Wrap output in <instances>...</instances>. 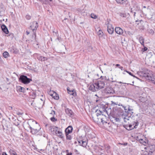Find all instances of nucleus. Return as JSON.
Here are the masks:
<instances>
[{"mask_svg":"<svg viewBox=\"0 0 155 155\" xmlns=\"http://www.w3.org/2000/svg\"><path fill=\"white\" fill-rule=\"evenodd\" d=\"M139 41L141 44L144 47V38L142 37H140L139 38Z\"/></svg>","mask_w":155,"mask_h":155,"instance_id":"nucleus-27","label":"nucleus"},{"mask_svg":"<svg viewBox=\"0 0 155 155\" xmlns=\"http://www.w3.org/2000/svg\"><path fill=\"white\" fill-rule=\"evenodd\" d=\"M69 87H68L67 88V90L68 93L70 95H72L74 96H75L76 95V93L73 90H69Z\"/></svg>","mask_w":155,"mask_h":155,"instance_id":"nucleus-20","label":"nucleus"},{"mask_svg":"<svg viewBox=\"0 0 155 155\" xmlns=\"http://www.w3.org/2000/svg\"><path fill=\"white\" fill-rule=\"evenodd\" d=\"M143 74L142 76L147 79L151 81L152 82L155 84V75L152 74V71L147 69H144L142 72L139 73Z\"/></svg>","mask_w":155,"mask_h":155,"instance_id":"nucleus-1","label":"nucleus"},{"mask_svg":"<svg viewBox=\"0 0 155 155\" xmlns=\"http://www.w3.org/2000/svg\"><path fill=\"white\" fill-rule=\"evenodd\" d=\"M96 112L97 113L96 115L97 116L101 115H102V116L104 115V114H103V113H104V112H102V110H97L96 111Z\"/></svg>","mask_w":155,"mask_h":155,"instance_id":"nucleus-24","label":"nucleus"},{"mask_svg":"<svg viewBox=\"0 0 155 155\" xmlns=\"http://www.w3.org/2000/svg\"><path fill=\"white\" fill-rule=\"evenodd\" d=\"M84 140V141H87V140L86 138L85 139V138H84L82 136L79 137L77 139L78 140Z\"/></svg>","mask_w":155,"mask_h":155,"instance_id":"nucleus-33","label":"nucleus"},{"mask_svg":"<svg viewBox=\"0 0 155 155\" xmlns=\"http://www.w3.org/2000/svg\"><path fill=\"white\" fill-rule=\"evenodd\" d=\"M41 129V127H39L38 128H33L32 127H30V130H31V133L32 134H35Z\"/></svg>","mask_w":155,"mask_h":155,"instance_id":"nucleus-11","label":"nucleus"},{"mask_svg":"<svg viewBox=\"0 0 155 155\" xmlns=\"http://www.w3.org/2000/svg\"><path fill=\"white\" fill-rule=\"evenodd\" d=\"M124 109L125 112L128 114H130V116L132 115L133 113V109L130 106L125 107Z\"/></svg>","mask_w":155,"mask_h":155,"instance_id":"nucleus-7","label":"nucleus"},{"mask_svg":"<svg viewBox=\"0 0 155 155\" xmlns=\"http://www.w3.org/2000/svg\"><path fill=\"white\" fill-rule=\"evenodd\" d=\"M2 61V59L1 57L0 56V62H1Z\"/></svg>","mask_w":155,"mask_h":155,"instance_id":"nucleus-64","label":"nucleus"},{"mask_svg":"<svg viewBox=\"0 0 155 155\" xmlns=\"http://www.w3.org/2000/svg\"><path fill=\"white\" fill-rule=\"evenodd\" d=\"M105 149L107 150V153H109L110 151V147L108 145H106L105 146Z\"/></svg>","mask_w":155,"mask_h":155,"instance_id":"nucleus-35","label":"nucleus"},{"mask_svg":"<svg viewBox=\"0 0 155 155\" xmlns=\"http://www.w3.org/2000/svg\"><path fill=\"white\" fill-rule=\"evenodd\" d=\"M115 31L117 34L120 35L122 34L123 32V30L119 27H116Z\"/></svg>","mask_w":155,"mask_h":155,"instance_id":"nucleus-14","label":"nucleus"},{"mask_svg":"<svg viewBox=\"0 0 155 155\" xmlns=\"http://www.w3.org/2000/svg\"><path fill=\"white\" fill-rule=\"evenodd\" d=\"M30 96L32 99H35L36 96V92H33L30 93Z\"/></svg>","mask_w":155,"mask_h":155,"instance_id":"nucleus-29","label":"nucleus"},{"mask_svg":"<svg viewBox=\"0 0 155 155\" xmlns=\"http://www.w3.org/2000/svg\"><path fill=\"white\" fill-rule=\"evenodd\" d=\"M91 78L93 79V80L99 79V77L98 74H92V75H91Z\"/></svg>","mask_w":155,"mask_h":155,"instance_id":"nucleus-22","label":"nucleus"},{"mask_svg":"<svg viewBox=\"0 0 155 155\" xmlns=\"http://www.w3.org/2000/svg\"><path fill=\"white\" fill-rule=\"evenodd\" d=\"M26 33L27 35H28L29 34V32L27 31H26Z\"/></svg>","mask_w":155,"mask_h":155,"instance_id":"nucleus-59","label":"nucleus"},{"mask_svg":"<svg viewBox=\"0 0 155 155\" xmlns=\"http://www.w3.org/2000/svg\"><path fill=\"white\" fill-rule=\"evenodd\" d=\"M147 50V48L146 47H144L143 49H142V51L143 52H144L145 51H146Z\"/></svg>","mask_w":155,"mask_h":155,"instance_id":"nucleus-50","label":"nucleus"},{"mask_svg":"<svg viewBox=\"0 0 155 155\" xmlns=\"http://www.w3.org/2000/svg\"><path fill=\"white\" fill-rule=\"evenodd\" d=\"M1 28L2 31L5 34H8L9 31L6 26L5 25H2L1 26Z\"/></svg>","mask_w":155,"mask_h":155,"instance_id":"nucleus-17","label":"nucleus"},{"mask_svg":"<svg viewBox=\"0 0 155 155\" xmlns=\"http://www.w3.org/2000/svg\"><path fill=\"white\" fill-rule=\"evenodd\" d=\"M65 112L66 114L70 117H72L73 116L74 113L69 108L66 109Z\"/></svg>","mask_w":155,"mask_h":155,"instance_id":"nucleus-13","label":"nucleus"},{"mask_svg":"<svg viewBox=\"0 0 155 155\" xmlns=\"http://www.w3.org/2000/svg\"><path fill=\"white\" fill-rule=\"evenodd\" d=\"M9 107L10 108H11V109H10L12 110V107H11V106H9Z\"/></svg>","mask_w":155,"mask_h":155,"instance_id":"nucleus-62","label":"nucleus"},{"mask_svg":"<svg viewBox=\"0 0 155 155\" xmlns=\"http://www.w3.org/2000/svg\"><path fill=\"white\" fill-rule=\"evenodd\" d=\"M112 104H111L114 105H116L117 104H116V103H114V102H113V101H111Z\"/></svg>","mask_w":155,"mask_h":155,"instance_id":"nucleus-54","label":"nucleus"},{"mask_svg":"<svg viewBox=\"0 0 155 155\" xmlns=\"http://www.w3.org/2000/svg\"><path fill=\"white\" fill-rule=\"evenodd\" d=\"M91 75H92V74H89V75H88V77H89L91 78Z\"/></svg>","mask_w":155,"mask_h":155,"instance_id":"nucleus-57","label":"nucleus"},{"mask_svg":"<svg viewBox=\"0 0 155 155\" xmlns=\"http://www.w3.org/2000/svg\"><path fill=\"white\" fill-rule=\"evenodd\" d=\"M148 32L150 34L152 35H153L154 33V31L152 29H149L148 31Z\"/></svg>","mask_w":155,"mask_h":155,"instance_id":"nucleus-43","label":"nucleus"},{"mask_svg":"<svg viewBox=\"0 0 155 155\" xmlns=\"http://www.w3.org/2000/svg\"><path fill=\"white\" fill-rule=\"evenodd\" d=\"M100 106L99 107L102 109L103 111L106 112L108 115H109L110 114V113H109V112L107 111V109L109 110V108H108L105 105L103 104H100Z\"/></svg>","mask_w":155,"mask_h":155,"instance_id":"nucleus-8","label":"nucleus"},{"mask_svg":"<svg viewBox=\"0 0 155 155\" xmlns=\"http://www.w3.org/2000/svg\"><path fill=\"white\" fill-rule=\"evenodd\" d=\"M19 81L24 84H28L30 81H32L31 79L28 78L26 76L21 75L19 78Z\"/></svg>","mask_w":155,"mask_h":155,"instance_id":"nucleus-3","label":"nucleus"},{"mask_svg":"<svg viewBox=\"0 0 155 155\" xmlns=\"http://www.w3.org/2000/svg\"><path fill=\"white\" fill-rule=\"evenodd\" d=\"M142 138V137H141L140 136H137L136 139L137 140L139 141L140 142Z\"/></svg>","mask_w":155,"mask_h":155,"instance_id":"nucleus-45","label":"nucleus"},{"mask_svg":"<svg viewBox=\"0 0 155 155\" xmlns=\"http://www.w3.org/2000/svg\"><path fill=\"white\" fill-rule=\"evenodd\" d=\"M119 68L120 69H121V70H123V67H122V66H120V67H119Z\"/></svg>","mask_w":155,"mask_h":155,"instance_id":"nucleus-55","label":"nucleus"},{"mask_svg":"<svg viewBox=\"0 0 155 155\" xmlns=\"http://www.w3.org/2000/svg\"><path fill=\"white\" fill-rule=\"evenodd\" d=\"M2 155H7V154L5 152H3Z\"/></svg>","mask_w":155,"mask_h":155,"instance_id":"nucleus-56","label":"nucleus"},{"mask_svg":"<svg viewBox=\"0 0 155 155\" xmlns=\"http://www.w3.org/2000/svg\"><path fill=\"white\" fill-rule=\"evenodd\" d=\"M41 1L43 4H47L48 3V0H41Z\"/></svg>","mask_w":155,"mask_h":155,"instance_id":"nucleus-38","label":"nucleus"},{"mask_svg":"<svg viewBox=\"0 0 155 155\" xmlns=\"http://www.w3.org/2000/svg\"><path fill=\"white\" fill-rule=\"evenodd\" d=\"M8 36L11 39H12L14 37V34L12 33H10L8 35Z\"/></svg>","mask_w":155,"mask_h":155,"instance_id":"nucleus-39","label":"nucleus"},{"mask_svg":"<svg viewBox=\"0 0 155 155\" xmlns=\"http://www.w3.org/2000/svg\"><path fill=\"white\" fill-rule=\"evenodd\" d=\"M51 114H53L54 115L55 114V111L54 110H52V112Z\"/></svg>","mask_w":155,"mask_h":155,"instance_id":"nucleus-52","label":"nucleus"},{"mask_svg":"<svg viewBox=\"0 0 155 155\" xmlns=\"http://www.w3.org/2000/svg\"><path fill=\"white\" fill-rule=\"evenodd\" d=\"M14 124L16 126H18L20 124L19 122L18 121L15 122Z\"/></svg>","mask_w":155,"mask_h":155,"instance_id":"nucleus-51","label":"nucleus"},{"mask_svg":"<svg viewBox=\"0 0 155 155\" xmlns=\"http://www.w3.org/2000/svg\"><path fill=\"white\" fill-rule=\"evenodd\" d=\"M140 142L144 145H146L148 143V140L145 137L142 136V138Z\"/></svg>","mask_w":155,"mask_h":155,"instance_id":"nucleus-12","label":"nucleus"},{"mask_svg":"<svg viewBox=\"0 0 155 155\" xmlns=\"http://www.w3.org/2000/svg\"><path fill=\"white\" fill-rule=\"evenodd\" d=\"M119 1V2H117V3L118 4H120L121 5L123 3L124 1V2H127V0H118Z\"/></svg>","mask_w":155,"mask_h":155,"instance_id":"nucleus-42","label":"nucleus"},{"mask_svg":"<svg viewBox=\"0 0 155 155\" xmlns=\"http://www.w3.org/2000/svg\"><path fill=\"white\" fill-rule=\"evenodd\" d=\"M9 152L11 154H12L13 155H17L16 152L13 150L10 149L9 150Z\"/></svg>","mask_w":155,"mask_h":155,"instance_id":"nucleus-31","label":"nucleus"},{"mask_svg":"<svg viewBox=\"0 0 155 155\" xmlns=\"http://www.w3.org/2000/svg\"><path fill=\"white\" fill-rule=\"evenodd\" d=\"M62 39L61 38V37H59L57 35V38L55 39L56 41H58L59 42H61L62 41Z\"/></svg>","mask_w":155,"mask_h":155,"instance_id":"nucleus-41","label":"nucleus"},{"mask_svg":"<svg viewBox=\"0 0 155 155\" xmlns=\"http://www.w3.org/2000/svg\"><path fill=\"white\" fill-rule=\"evenodd\" d=\"M152 153V151H143L141 153V155H151Z\"/></svg>","mask_w":155,"mask_h":155,"instance_id":"nucleus-19","label":"nucleus"},{"mask_svg":"<svg viewBox=\"0 0 155 155\" xmlns=\"http://www.w3.org/2000/svg\"><path fill=\"white\" fill-rule=\"evenodd\" d=\"M120 16L123 17H126V15L124 13H121L120 14Z\"/></svg>","mask_w":155,"mask_h":155,"instance_id":"nucleus-49","label":"nucleus"},{"mask_svg":"<svg viewBox=\"0 0 155 155\" xmlns=\"http://www.w3.org/2000/svg\"><path fill=\"white\" fill-rule=\"evenodd\" d=\"M105 92L107 94H113L114 93V91L113 88L111 87H108L106 88Z\"/></svg>","mask_w":155,"mask_h":155,"instance_id":"nucleus-10","label":"nucleus"},{"mask_svg":"<svg viewBox=\"0 0 155 155\" xmlns=\"http://www.w3.org/2000/svg\"><path fill=\"white\" fill-rule=\"evenodd\" d=\"M95 85H94V84H91L89 87V89L90 90H91L93 92L96 91V87Z\"/></svg>","mask_w":155,"mask_h":155,"instance_id":"nucleus-21","label":"nucleus"},{"mask_svg":"<svg viewBox=\"0 0 155 155\" xmlns=\"http://www.w3.org/2000/svg\"><path fill=\"white\" fill-rule=\"evenodd\" d=\"M67 140H71L72 139V137L69 134H65Z\"/></svg>","mask_w":155,"mask_h":155,"instance_id":"nucleus-32","label":"nucleus"},{"mask_svg":"<svg viewBox=\"0 0 155 155\" xmlns=\"http://www.w3.org/2000/svg\"><path fill=\"white\" fill-rule=\"evenodd\" d=\"M114 118V120L115 121L118 122H120V120L119 118L115 117V118Z\"/></svg>","mask_w":155,"mask_h":155,"instance_id":"nucleus-47","label":"nucleus"},{"mask_svg":"<svg viewBox=\"0 0 155 155\" xmlns=\"http://www.w3.org/2000/svg\"><path fill=\"white\" fill-rule=\"evenodd\" d=\"M52 122H55L57 121V119L54 118V117H53L50 118Z\"/></svg>","mask_w":155,"mask_h":155,"instance_id":"nucleus-44","label":"nucleus"},{"mask_svg":"<svg viewBox=\"0 0 155 155\" xmlns=\"http://www.w3.org/2000/svg\"><path fill=\"white\" fill-rule=\"evenodd\" d=\"M107 31L108 33L110 34H112L114 32V28L112 27V25L111 24L109 23L107 24Z\"/></svg>","mask_w":155,"mask_h":155,"instance_id":"nucleus-9","label":"nucleus"},{"mask_svg":"<svg viewBox=\"0 0 155 155\" xmlns=\"http://www.w3.org/2000/svg\"><path fill=\"white\" fill-rule=\"evenodd\" d=\"M138 126V124H136V125H135L134 126H133L132 124H130L129 125V126H127L126 127H125V128L128 130H131L133 129L134 128H136Z\"/></svg>","mask_w":155,"mask_h":155,"instance_id":"nucleus-16","label":"nucleus"},{"mask_svg":"<svg viewBox=\"0 0 155 155\" xmlns=\"http://www.w3.org/2000/svg\"><path fill=\"white\" fill-rule=\"evenodd\" d=\"M97 89H100L104 87L105 85L104 81L98 80L97 82L95 83Z\"/></svg>","mask_w":155,"mask_h":155,"instance_id":"nucleus-4","label":"nucleus"},{"mask_svg":"<svg viewBox=\"0 0 155 155\" xmlns=\"http://www.w3.org/2000/svg\"><path fill=\"white\" fill-rule=\"evenodd\" d=\"M125 71L127 72L131 76L137 78L136 77L134 76L133 74H132L131 72L125 70Z\"/></svg>","mask_w":155,"mask_h":155,"instance_id":"nucleus-46","label":"nucleus"},{"mask_svg":"<svg viewBox=\"0 0 155 155\" xmlns=\"http://www.w3.org/2000/svg\"><path fill=\"white\" fill-rule=\"evenodd\" d=\"M78 141L80 145L84 147H86L87 144V141H84V140H78Z\"/></svg>","mask_w":155,"mask_h":155,"instance_id":"nucleus-18","label":"nucleus"},{"mask_svg":"<svg viewBox=\"0 0 155 155\" xmlns=\"http://www.w3.org/2000/svg\"><path fill=\"white\" fill-rule=\"evenodd\" d=\"M25 18L26 19L28 20H29L31 19V17L30 15H27L25 16Z\"/></svg>","mask_w":155,"mask_h":155,"instance_id":"nucleus-48","label":"nucleus"},{"mask_svg":"<svg viewBox=\"0 0 155 155\" xmlns=\"http://www.w3.org/2000/svg\"><path fill=\"white\" fill-rule=\"evenodd\" d=\"M53 129L54 130V131H55V133L58 136L61 138L63 137L62 132L58 130L59 129L57 127H54Z\"/></svg>","mask_w":155,"mask_h":155,"instance_id":"nucleus-6","label":"nucleus"},{"mask_svg":"<svg viewBox=\"0 0 155 155\" xmlns=\"http://www.w3.org/2000/svg\"><path fill=\"white\" fill-rule=\"evenodd\" d=\"M97 34L99 35H101V36H102L103 34V32L101 30V29H99L98 30V32H97Z\"/></svg>","mask_w":155,"mask_h":155,"instance_id":"nucleus-40","label":"nucleus"},{"mask_svg":"<svg viewBox=\"0 0 155 155\" xmlns=\"http://www.w3.org/2000/svg\"><path fill=\"white\" fill-rule=\"evenodd\" d=\"M51 96L54 99L56 100H58L59 98V97L58 94H56L55 92H54L51 95Z\"/></svg>","mask_w":155,"mask_h":155,"instance_id":"nucleus-23","label":"nucleus"},{"mask_svg":"<svg viewBox=\"0 0 155 155\" xmlns=\"http://www.w3.org/2000/svg\"><path fill=\"white\" fill-rule=\"evenodd\" d=\"M17 91L20 92H25V89L24 87L19 86L17 87Z\"/></svg>","mask_w":155,"mask_h":155,"instance_id":"nucleus-26","label":"nucleus"},{"mask_svg":"<svg viewBox=\"0 0 155 155\" xmlns=\"http://www.w3.org/2000/svg\"><path fill=\"white\" fill-rule=\"evenodd\" d=\"M104 118L102 117L101 118V122L104 124L105 123H106L107 122L105 121L104 119H106V117L105 115H104Z\"/></svg>","mask_w":155,"mask_h":155,"instance_id":"nucleus-34","label":"nucleus"},{"mask_svg":"<svg viewBox=\"0 0 155 155\" xmlns=\"http://www.w3.org/2000/svg\"><path fill=\"white\" fill-rule=\"evenodd\" d=\"M37 59L41 61H44L45 60H47V58L46 57L41 56H38L37 57Z\"/></svg>","mask_w":155,"mask_h":155,"instance_id":"nucleus-25","label":"nucleus"},{"mask_svg":"<svg viewBox=\"0 0 155 155\" xmlns=\"http://www.w3.org/2000/svg\"><path fill=\"white\" fill-rule=\"evenodd\" d=\"M94 149L96 155H102L104 152V150L100 146H98L95 145L94 146Z\"/></svg>","mask_w":155,"mask_h":155,"instance_id":"nucleus-5","label":"nucleus"},{"mask_svg":"<svg viewBox=\"0 0 155 155\" xmlns=\"http://www.w3.org/2000/svg\"><path fill=\"white\" fill-rule=\"evenodd\" d=\"M18 115H22V114L21 113H18Z\"/></svg>","mask_w":155,"mask_h":155,"instance_id":"nucleus-63","label":"nucleus"},{"mask_svg":"<svg viewBox=\"0 0 155 155\" xmlns=\"http://www.w3.org/2000/svg\"><path fill=\"white\" fill-rule=\"evenodd\" d=\"M116 66L117 67H119V66H120V65L119 64H117L116 65Z\"/></svg>","mask_w":155,"mask_h":155,"instance_id":"nucleus-58","label":"nucleus"},{"mask_svg":"<svg viewBox=\"0 0 155 155\" xmlns=\"http://www.w3.org/2000/svg\"><path fill=\"white\" fill-rule=\"evenodd\" d=\"M28 125H29V126H28V127H29V128L30 129V127H31L30 126V125L29 124H28Z\"/></svg>","mask_w":155,"mask_h":155,"instance_id":"nucleus-61","label":"nucleus"},{"mask_svg":"<svg viewBox=\"0 0 155 155\" xmlns=\"http://www.w3.org/2000/svg\"><path fill=\"white\" fill-rule=\"evenodd\" d=\"M137 123L138 124V125L139 124V123L138 122V121L137 120H134L133 122H132L131 124H132L133 126H134L135 125H136V124Z\"/></svg>","mask_w":155,"mask_h":155,"instance_id":"nucleus-36","label":"nucleus"},{"mask_svg":"<svg viewBox=\"0 0 155 155\" xmlns=\"http://www.w3.org/2000/svg\"><path fill=\"white\" fill-rule=\"evenodd\" d=\"M53 32L55 33V34L57 36V35H58V31L55 32L54 31H53Z\"/></svg>","mask_w":155,"mask_h":155,"instance_id":"nucleus-53","label":"nucleus"},{"mask_svg":"<svg viewBox=\"0 0 155 155\" xmlns=\"http://www.w3.org/2000/svg\"><path fill=\"white\" fill-rule=\"evenodd\" d=\"M38 26V23L36 21H34L31 23L30 27L31 29L33 32V34L32 35L33 40L32 41L36 40V33L34 31L37 30Z\"/></svg>","mask_w":155,"mask_h":155,"instance_id":"nucleus-2","label":"nucleus"},{"mask_svg":"<svg viewBox=\"0 0 155 155\" xmlns=\"http://www.w3.org/2000/svg\"><path fill=\"white\" fill-rule=\"evenodd\" d=\"M73 130V128L72 126H69L65 130V134H69L71 133Z\"/></svg>","mask_w":155,"mask_h":155,"instance_id":"nucleus-15","label":"nucleus"},{"mask_svg":"<svg viewBox=\"0 0 155 155\" xmlns=\"http://www.w3.org/2000/svg\"><path fill=\"white\" fill-rule=\"evenodd\" d=\"M3 57L5 58H7L9 56V54L8 52L7 51L4 52L3 54Z\"/></svg>","mask_w":155,"mask_h":155,"instance_id":"nucleus-30","label":"nucleus"},{"mask_svg":"<svg viewBox=\"0 0 155 155\" xmlns=\"http://www.w3.org/2000/svg\"><path fill=\"white\" fill-rule=\"evenodd\" d=\"M2 117V115L0 113V119H1Z\"/></svg>","mask_w":155,"mask_h":155,"instance_id":"nucleus-60","label":"nucleus"},{"mask_svg":"<svg viewBox=\"0 0 155 155\" xmlns=\"http://www.w3.org/2000/svg\"><path fill=\"white\" fill-rule=\"evenodd\" d=\"M91 17L92 18L94 19H96L97 18V16L96 15L94 14V13H92L91 14Z\"/></svg>","mask_w":155,"mask_h":155,"instance_id":"nucleus-37","label":"nucleus"},{"mask_svg":"<svg viewBox=\"0 0 155 155\" xmlns=\"http://www.w3.org/2000/svg\"><path fill=\"white\" fill-rule=\"evenodd\" d=\"M130 116V117H128L127 116H122V118H123L124 121L125 122H126L127 120H129Z\"/></svg>","mask_w":155,"mask_h":155,"instance_id":"nucleus-28","label":"nucleus"}]
</instances>
